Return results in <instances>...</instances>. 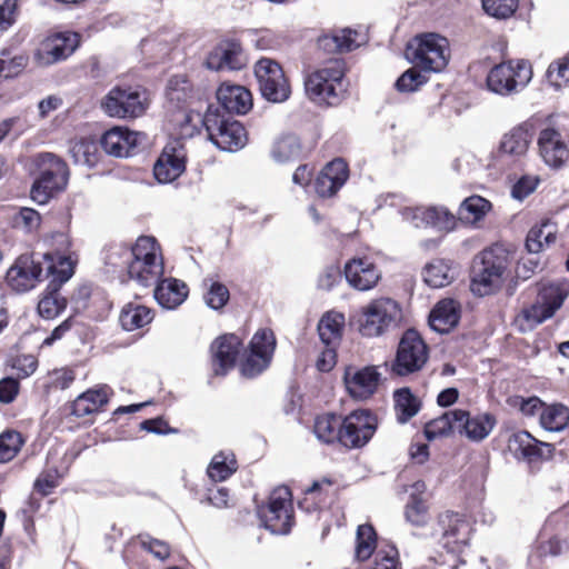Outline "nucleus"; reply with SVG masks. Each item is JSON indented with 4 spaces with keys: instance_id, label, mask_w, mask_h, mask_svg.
<instances>
[{
    "instance_id": "nucleus-14",
    "label": "nucleus",
    "mask_w": 569,
    "mask_h": 569,
    "mask_svg": "<svg viewBox=\"0 0 569 569\" xmlns=\"http://www.w3.org/2000/svg\"><path fill=\"white\" fill-rule=\"evenodd\" d=\"M81 34L76 31L56 32L46 37L34 53L40 66H50L69 58L80 46Z\"/></svg>"
},
{
    "instance_id": "nucleus-61",
    "label": "nucleus",
    "mask_w": 569,
    "mask_h": 569,
    "mask_svg": "<svg viewBox=\"0 0 569 569\" xmlns=\"http://www.w3.org/2000/svg\"><path fill=\"white\" fill-rule=\"evenodd\" d=\"M428 81V78L418 69L412 67L406 70L396 81V89L400 92H412L418 90Z\"/></svg>"
},
{
    "instance_id": "nucleus-49",
    "label": "nucleus",
    "mask_w": 569,
    "mask_h": 569,
    "mask_svg": "<svg viewBox=\"0 0 569 569\" xmlns=\"http://www.w3.org/2000/svg\"><path fill=\"white\" fill-rule=\"evenodd\" d=\"M180 101L188 106V111L190 109L193 110H202V108L207 104V94L206 90L198 83H196L189 77H180Z\"/></svg>"
},
{
    "instance_id": "nucleus-5",
    "label": "nucleus",
    "mask_w": 569,
    "mask_h": 569,
    "mask_svg": "<svg viewBox=\"0 0 569 569\" xmlns=\"http://www.w3.org/2000/svg\"><path fill=\"white\" fill-rule=\"evenodd\" d=\"M261 526L273 535H289L296 525L292 492L287 486L274 488L266 501L257 506Z\"/></svg>"
},
{
    "instance_id": "nucleus-56",
    "label": "nucleus",
    "mask_w": 569,
    "mask_h": 569,
    "mask_svg": "<svg viewBox=\"0 0 569 569\" xmlns=\"http://www.w3.org/2000/svg\"><path fill=\"white\" fill-rule=\"evenodd\" d=\"M64 473L60 472L58 467L48 465L47 468L37 477L33 489L41 497H47L59 486Z\"/></svg>"
},
{
    "instance_id": "nucleus-6",
    "label": "nucleus",
    "mask_w": 569,
    "mask_h": 569,
    "mask_svg": "<svg viewBox=\"0 0 569 569\" xmlns=\"http://www.w3.org/2000/svg\"><path fill=\"white\" fill-rule=\"evenodd\" d=\"M532 67L525 59H509L495 64L487 73V89L501 97L517 94L532 78Z\"/></svg>"
},
{
    "instance_id": "nucleus-22",
    "label": "nucleus",
    "mask_w": 569,
    "mask_h": 569,
    "mask_svg": "<svg viewBox=\"0 0 569 569\" xmlns=\"http://www.w3.org/2000/svg\"><path fill=\"white\" fill-rule=\"evenodd\" d=\"M343 274L350 287L359 291L375 288L381 279L377 264L367 256L348 260L343 268Z\"/></svg>"
},
{
    "instance_id": "nucleus-53",
    "label": "nucleus",
    "mask_w": 569,
    "mask_h": 569,
    "mask_svg": "<svg viewBox=\"0 0 569 569\" xmlns=\"http://www.w3.org/2000/svg\"><path fill=\"white\" fill-rule=\"evenodd\" d=\"M423 280L432 288H442L452 280L450 267L442 259H436L423 269Z\"/></svg>"
},
{
    "instance_id": "nucleus-20",
    "label": "nucleus",
    "mask_w": 569,
    "mask_h": 569,
    "mask_svg": "<svg viewBox=\"0 0 569 569\" xmlns=\"http://www.w3.org/2000/svg\"><path fill=\"white\" fill-rule=\"evenodd\" d=\"M246 64L242 43L237 38L222 39L206 58L207 68L213 71L241 70Z\"/></svg>"
},
{
    "instance_id": "nucleus-60",
    "label": "nucleus",
    "mask_w": 569,
    "mask_h": 569,
    "mask_svg": "<svg viewBox=\"0 0 569 569\" xmlns=\"http://www.w3.org/2000/svg\"><path fill=\"white\" fill-rule=\"evenodd\" d=\"M485 12L499 20L508 19L518 9L519 0H481Z\"/></svg>"
},
{
    "instance_id": "nucleus-7",
    "label": "nucleus",
    "mask_w": 569,
    "mask_h": 569,
    "mask_svg": "<svg viewBox=\"0 0 569 569\" xmlns=\"http://www.w3.org/2000/svg\"><path fill=\"white\" fill-rule=\"evenodd\" d=\"M39 166L40 172L31 187L30 196L38 204H46L66 189L69 168L62 158L50 152L39 156Z\"/></svg>"
},
{
    "instance_id": "nucleus-57",
    "label": "nucleus",
    "mask_w": 569,
    "mask_h": 569,
    "mask_svg": "<svg viewBox=\"0 0 569 569\" xmlns=\"http://www.w3.org/2000/svg\"><path fill=\"white\" fill-rule=\"evenodd\" d=\"M23 439L19 431L7 430L0 435V462H9L17 457L21 447L23 446Z\"/></svg>"
},
{
    "instance_id": "nucleus-50",
    "label": "nucleus",
    "mask_w": 569,
    "mask_h": 569,
    "mask_svg": "<svg viewBox=\"0 0 569 569\" xmlns=\"http://www.w3.org/2000/svg\"><path fill=\"white\" fill-rule=\"evenodd\" d=\"M0 56V77L6 79L18 77L29 63V56L27 53L12 54L10 48L1 49Z\"/></svg>"
},
{
    "instance_id": "nucleus-48",
    "label": "nucleus",
    "mask_w": 569,
    "mask_h": 569,
    "mask_svg": "<svg viewBox=\"0 0 569 569\" xmlns=\"http://www.w3.org/2000/svg\"><path fill=\"white\" fill-rule=\"evenodd\" d=\"M377 548V532L372 525H360L357 529L356 537V559L358 561H366L376 553Z\"/></svg>"
},
{
    "instance_id": "nucleus-28",
    "label": "nucleus",
    "mask_w": 569,
    "mask_h": 569,
    "mask_svg": "<svg viewBox=\"0 0 569 569\" xmlns=\"http://www.w3.org/2000/svg\"><path fill=\"white\" fill-rule=\"evenodd\" d=\"M403 216L406 219H411L416 227L431 226L450 231L457 226L456 216L443 207L408 208Z\"/></svg>"
},
{
    "instance_id": "nucleus-27",
    "label": "nucleus",
    "mask_w": 569,
    "mask_h": 569,
    "mask_svg": "<svg viewBox=\"0 0 569 569\" xmlns=\"http://www.w3.org/2000/svg\"><path fill=\"white\" fill-rule=\"evenodd\" d=\"M539 153L551 168H560L566 162L569 150L562 134L555 128H545L538 138Z\"/></svg>"
},
{
    "instance_id": "nucleus-24",
    "label": "nucleus",
    "mask_w": 569,
    "mask_h": 569,
    "mask_svg": "<svg viewBox=\"0 0 569 569\" xmlns=\"http://www.w3.org/2000/svg\"><path fill=\"white\" fill-rule=\"evenodd\" d=\"M217 100L220 109L227 114H246L252 106V94L249 89L240 84L223 82L217 90Z\"/></svg>"
},
{
    "instance_id": "nucleus-54",
    "label": "nucleus",
    "mask_w": 569,
    "mask_h": 569,
    "mask_svg": "<svg viewBox=\"0 0 569 569\" xmlns=\"http://www.w3.org/2000/svg\"><path fill=\"white\" fill-rule=\"evenodd\" d=\"M551 318L545 307L538 300L537 302L525 307L516 317V322L521 331L532 330L545 320Z\"/></svg>"
},
{
    "instance_id": "nucleus-3",
    "label": "nucleus",
    "mask_w": 569,
    "mask_h": 569,
    "mask_svg": "<svg viewBox=\"0 0 569 569\" xmlns=\"http://www.w3.org/2000/svg\"><path fill=\"white\" fill-rule=\"evenodd\" d=\"M307 97L318 107L340 106L349 96L347 63L343 58L327 60L305 79Z\"/></svg>"
},
{
    "instance_id": "nucleus-47",
    "label": "nucleus",
    "mask_w": 569,
    "mask_h": 569,
    "mask_svg": "<svg viewBox=\"0 0 569 569\" xmlns=\"http://www.w3.org/2000/svg\"><path fill=\"white\" fill-rule=\"evenodd\" d=\"M419 399L409 388H401L395 392V409L398 421L405 423L416 416L420 409Z\"/></svg>"
},
{
    "instance_id": "nucleus-29",
    "label": "nucleus",
    "mask_w": 569,
    "mask_h": 569,
    "mask_svg": "<svg viewBox=\"0 0 569 569\" xmlns=\"http://www.w3.org/2000/svg\"><path fill=\"white\" fill-rule=\"evenodd\" d=\"M380 373L375 367H365L352 375H345V383L349 395L355 399L366 400L378 389Z\"/></svg>"
},
{
    "instance_id": "nucleus-25",
    "label": "nucleus",
    "mask_w": 569,
    "mask_h": 569,
    "mask_svg": "<svg viewBox=\"0 0 569 569\" xmlns=\"http://www.w3.org/2000/svg\"><path fill=\"white\" fill-rule=\"evenodd\" d=\"M497 425V418L490 412H480L471 416L470 411L458 409V433L470 441L485 440Z\"/></svg>"
},
{
    "instance_id": "nucleus-59",
    "label": "nucleus",
    "mask_w": 569,
    "mask_h": 569,
    "mask_svg": "<svg viewBox=\"0 0 569 569\" xmlns=\"http://www.w3.org/2000/svg\"><path fill=\"white\" fill-rule=\"evenodd\" d=\"M7 365L16 371L17 379H26L33 375L38 369L39 361L33 355L19 353L11 356Z\"/></svg>"
},
{
    "instance_id": "nucleus-42",
    "label": "nucleus",
    "mask_w": 569,
    "mask_h": 569,
    "mask_svg": "<svg viewBox=\"0 0 569 569\" xmlns=\"http://www.w3.org/2000/svg\"><path fill=\"white\" fill-rule=\"evenodd\" d=\"M539 421L548 431H561L569 423V408L562 403H546L539 415Z\"/></svg>"
},
{
    "instance_id": "nucleus-38",
    "label": "nucleus",
    "mask_w": 569,
    "mask_h": 569,
    "mask_svg": "<svg viewBox=\"0 0 569 569\" xmlns=\"http://www.w3.org/2000/svg\"><path fill=\"white\" fill-rule=\"evenodd\" d=\"M530 140V128L527 123H522L503 136L500 151L510 156H522L527 152Z\"/></svg>"
},
{
    "instance_id": "nucleus-23",
    "label": "nucleus",
    "mask_w": 569,
    "mask_h": 569,
    "mask_svg": "<svg viewBox=\"0 0 569 569\" xmlns=\"http://www.w3.org/2000/svg\"><path fill=\"white\" fill-rule=\"evenodd\" d=\"M63 243L66 244L63 251L54 250L43 256L47 276L50 277L49 283L58 286H62L73 276L78 263V254L70 249L71 241L64 237Z\"/></svg>"
},
{
    "instance_id": "nucleus-62",
    "label": "nucleus",
    "mask_w": 569,
    "mask_h": 569,
    "mask_svg": "<svg viewBox=\"0 0 569 569\" xmlns=\"http://www.w3.org/2000/svg\"><path fill=\"white\" fill-rule=\"evenodd\" d=\"M73 154L78 162L94 167L100 160L99 146L94 141L81 140L73 147Z\"/></svg>"
},
{
    "instance_id": "nucleus-64",
    "label": "nucleus",
    "mask_w": 569,
    "mask_h": 569,
    "mask_svg": "<svg viewBox=\"0 0 569 569\" xmlns=\"http://www.w3.org/2000/svg\"><path fill=\"white\" fill-rule=\"evenodd\" d=\"M399 553L396 547L381 548L373 555V562L370 569H399Z\"/></svg>"
},
{
    "instance_id": "nucleus-16",
    "label": "nucleus",
    "mask_w": 569,
    "mask_h": 569,
    "mask_svg": "<svg viewBox=\"0 0 569 569\" xmlns=\"http://www.w3.org/2000/svg\"><path fill=\"white\" fill-rule=\"evenodd\" d=\"M111 393V389L106 385L86 390L68 405V416L74 421L93 423L94 417L108 405Z\"/></svg>"
},
{
    "instance_id": "nucleus-36",
    "label": "nucleus",
    "mask_w": 569,
    "mask_h": 569,
    "mask_svg": "<svg viewBox=\"0 0 569 569\" xmlns=\"http://www.w3.org/2000/svg\"><path fill=\"white\" fill-rule=\"evenodd\" d=\"M153 317L154 312L151 308L136 302H128L120 311L119 322L123 330L134 331L150 325Z\"/></svg>"
},
{
    "instance_id": "nucleus-18",
    "label": "nucleus",
    "mask_w": 569,
    "mask_h": 569,
    "mask_svg": "<svg viewBox=\"0 0 569 569\" xmlns=\"http://www.w3.org/2000/svg\"><path fill=\"white\" fill-rule=\"evenodd\" d=\"M146 141V133L116 126L102 134L100 144L107 154L126 158L138 153L140 146Z\"/></svg>"
},
{
    "instance_id": "nucleus-10",
    "label": "nucleus",
    "mask_w": 569,
    "mask_h": 569,
    "mask_svg": "<svg viewBox=\"0 0 569 569\" xmlns=\"http://www.w3.org/2000/svg\"><path fill=\"white\" fill-rule=\"evenodd\" d=\"M429 358V348L416 329H407L398 345L391 370L405 377L420 371Z\"/></svg>"
},
{
    "instance_id": "nucleus-46",
    "label": "nucleus",
    "mask_w": 569,
    "mask_h": 569,
    "mask_svg": "<svg viewBox=\"0 0 569 569\" xmlns=\"http://www.w3.org/2000/svg\"><path fill=\"white\" fill-rule=\"evenodd\" d=\"M244 348L272 360L277 349V337L271 328H259Z\"/></svg>"
},
{
    "instance_id": "nucleus-31",
    "label": "nucleus",
    "mask_w": 569,
    "mask_h": 569,
    "mask_svg": "<svg viewBox=\"0 0 569 569\" xmlns=\"http://www.w3.org/2000/svg\"><path fill=\"white\" fill-rule=\"evenodd\" d=\"M460 317L459 302L453 299H442L431 310L429 325L437 332L448 333L459 323Z\"/></svg>"
},
{
    "instance_id": "nucleus-40",
    "label": "nucleus",
    "mask_w": 569,
    "mask_h": 569,
    "mask_svg": "<svg viewBox=\"0 0 569 569\" xmlns=\"http://www.w3.org/2000/svg\"><path fill=\"white\" fill-rule=\"evenodd\" d=\"M238 467L236 455L232 451H220L212 457L207 468V475L212 481L220 482L229 479L238 470Z\"/></svg>"
},
{
    "instance_id": "nucleus-37",
    "label": "nucleus",
    "mask_w": 569,
    "mask_h": 569,
    "mask_svg": "<svg viewBox=\"0 0 569 569\" xmlns=\"http://www.w3.org/2000/svg\"><path fill=\"white\" fill-rule=\"evenodd\" d=\"M345 329V316L330 311L318 323V333L325 346H340Z\"/></svg>"
},
{
    "instance_id": "nucleus-51",
    "label": "nucleus",
    "mask_w": 569,
    "mask_h": 569,
    "mask_svg": "<svg viewBox=\"0 0 569 569\" xmlns=\"http://www.w3.org/2000/svg\"><path fill=\"white\" fill-rule=\"evenodd\" d=\"M491 203L480 197L471 196L462 201L458 210V219L466 222H476L485 217Z\"/></svg>"
},
{
    "instance_id": "nucleus-26",
    "label": "nucleus",
    "mask_w": 569,
    "mask_h": 569,
    "mask_svg": "<svg viewBox=\"0 0 569 569\" xmlns=\"http://www.w3.org/2000/svg\"><path fill=\"white\" fill-rule=\"evenodd\" d=\"M466 526L463 513L446 510L437 516L435 535L439 536L438 542L447 552L455 553L459 549V532Z\"/></svg>"
},
{
    "instance_id": "nucleus-19",
    "label": "nucleus",
    "mask_w": 569,
    "mask_h": 569,
    "mask_svg": "<svg viewBox=\"0 0 569 569\" xmlns=\"http://www.w3.org/2000/svg\"><path fill=\"white\" fill-rule=\"evenodd\" d=\"M507 448L516 459L530 465L550 459L555 450L551 443L537 440L526 430L513 432L508 438Z\"/></svg>"
},
{
    "instance_id": "nucleus-1",
    "label": "nucleus",
    "mask_w": 569,
    "mask_h": 569,
    "mask_svg": "<svg viewBox=\"0 0 569 569\" xmlns=\"http://www.w3.org/2000/svg\"><path fill=\"white\" fill-rule=\"evenodd\" d=\"M189 126L197 131L203 128L209 140L223 151H238L248 142L244 126L214 104H208L204 113L193 109L187 111L180 128L187 130Z\"/></svg>"
},
{
    "instance_id": "nucleus-8",
    "label": "nucleus",
    "mask_w": 569,
    "mask_h": 569,
    "mask_svg": "<svg viewBox=\"0 0 569 569\" xmlns=\"http://www.w3.org/2000/svg\"><path fill=\"white\" fill-rule=\"evenodd\" d=\"M149 92L142 86H116L102 99L101 108L113 118L136 119L149 108Z\"/></svg>"
},
{
    "instance_id": "nucleus-12",
    "label": "nucleus",
    "mask_w": 569,
    "mask_h": 569,
    "mask_svg": "<svg viewBox=\"0 0 569 569\" xmlns=\"http://www.w3.org/2000/svg\"><path fill=\"white\" fill-rule=\"evenodd\" d=\"M254 76L261 96L273 103L289 99L291 86L279 62L270 58H261L254 64Z\"/></svg>"
},
{
    "instance_id": "nucleus-39",
    "label": "nucleus",
    "mask_w": 569,
    "mask_h": 569,
    "mask_svg": "<svg viewBox=\"0 0 569 569\" xmlns=\"http://www.w3.org/2000/svg\"><path fill=\"white\" fill-rule=\"evenodd\" d=\"M153 174L160 183L172 182L178 178V154L174 146L164 147L153 166Z\"/></svg>"
},
{
    "instance_id": "nucleus-4",
    "label": "nucleus",
    "mask_w": 569,
    "mask_h": 569,
    "mask_svg": "<svg viewBox=\"0 0 569 569\" xmlns=\"http://www.w3.org/2000/svg\"><path fill=\"white\" fill-rule=\"evenodd\" d=\"M513 261V251L503 244L495 243L480 253V267L473 269L471 290L483 297L500 289L505 276Z\"/></svg>"
},
{
    "instance_id": "nucleus-44",
    "label": "nucleus",
    "mask_w": 569,
    "mask_h": 569,
    "mask_svg": "<svg viewBox=\"0 0 569 569\" xmlns=\"http://www.w3.org/2000/svg\"><path fill=\"white\" fill-rule=\"evenodd\" d=\"M406 520L417 527L423 528L429 521V505L421 493H411L405 507Z\"/></svg>"
},
{
    "instance_id": "nucleus-63",
    "label": "nucleus",
    "mask_w": 569,
    "mask_h": 569,
    "mask_svg": "<svg viewBox=\"0 0 569 569\" xmlns=\"http://www.w3.org/2000/svg\"><path fill=\"white\" fill-rule=\"evenodd\" d=\"M339 179H333L327 171L321 169L315 180V191L320 198H331L342 188Z\"/></svg>"
},
{
    "instance_id": "nucleus-55",
    "label": "nucleus",
    "mask_w": 569,
    "mask_h": 569,
    "mask_svg": "<svg viewBox=\"0 0 569 569\" xmlns=\"http://www.w3.org/2000/svg\"><path fill=\"white\" fill-rule=\"evenodd\" d=\"M154 286L153 296L158 303L167 309H176L178 307V280L160 278Z\"/></svg>"
},
{
    "instance_id": "nucleus-11",
    "label": "nucleus",
    "mask_w": 569,
    "mask_h": 569,
    "mask_svg": "<svg viewBox=\"0 0 569 569\" xmlns=\"http://www.w3.org/2000/svg\"><path fill=\"white\" fill-rule=\"evenodd\" d=\"M400 312L401 309L393 299H375L361 309L358 319L359 332L363 337L381 336L397 322Z\"/></svg>"
},
{
    "instance_id": "nucleus-35",
    "label": "nucleus",
    "mask_w": 569,
    "mask_h": 569,
    "mask_svg": "<svg viewBox=\"0 0 569 569\" xmlns=\"http://www.w3.org/2000/svg\"><path fill=\"white\" fill-rule=\"evenodd\" d=\"M558 227L549 219L533 226L526 237V249L529 253H539L557 240Z\"/></svg>"
},
{
    "instance_id": "nucleus-58",
    "label": "nucleus",
    "mask_w": 569,
    "mask_h": 569,
    "mask_svg": "<svg viewBox=\"0 0 569 569\" xmlns=\"http://www.w3.org/2000/svg\"><path fill=\"white\" fill-rule=\"evenodd\" d=\"M547 81L556 89H560L569 84V59L566 56L553 60L546 72Z\"/></svg>"
},
{
    "instance_id": "nucleus-32",
    "label": "nucleus",
    "mask_w": 569,
    "mask_h": 569,
    "mask_svg": "<svg viewBox=\"0 0 569 569\" xmlns=\"http://www.w3.org/2000/svg\"><path fill=\"white\" fill-rule=\"evenodd\" d=\"M343 417L333 412L319 415L315 419L313 432L326 445L341 446Z\"/></svg>"
},
{
    "instance_id": "nucleus-45",
    "label": "nucleus",
    "mask_w": 569,
    "mask_h": 569,
    "mask_svg": "<svg viewBox=\"0 0 569 569\" xmlns=\"http://www.w3.org/2000/svg\"><path fill=\"white\" fill-rule=\"evenodd\" d=\"M244 348L272 360L277 349V337L271 328H259Z\"/></svg>"
},
{
    "instance_id": "nucleus-34",
    "label": "nucleus",
    "mask_w": 569,
    "mask_h": 569,
    "mask_svg": "<svg viewBox=\"0 0 569 569\" xmlns=\"http://www.w3.org/2000/svg\"><path fill=\"white\" fill-rule=\"evenodd\" d=\"M61 287L48 282L37 307L38 313L42 319H56L67 309L68 300L61 295Z\"/></svg>"
},
{
    "instance_id": "nucleus-13",
    "label": "nucleus",
    "mask_w": 569,
    "mask_h": 569,
    "mask_svg": "<svg viewBox=\"0 0 569 569\" xmlns=\"http://www.w3.org/2000/svg\"><path fill=\"white\" fill-rule=\"evenodd\" d=\"M378 417L370 409H356L343 416L341 447L352 450L361 449L375 436Z\"/></svg>"
},
{
    "instance_id": "nucleus-52",
    "label": "nucleus",
    "mask_w": 569,
    "mask_h": 569,
    "mask_svg": "<svg viewBox=\"0 0 569 569\" xmlns=\"http://www.w3.org/2000/svg\"><path fill=\"white\" fill-rule=\"evenodd\" d=\"M568 290L559 283H549L543 286L538 292V300L552 317L562 306L568 296Z\"/></svg>"
},
{
    "instance_id": "nucleus-33",
    "label": "nucleus",
    "mask_w": 569,
    "mask_h": 569,
    "mask_svg": "<svg viewBox=\"0 0 569 569\" xmlns=\"http://www.w3.org/2000/svg\"><path fill=\"white\" fill-rule=\"evenodd\" d=\"M335 483L336 481L328 477L315 480L303 490V498L299 501L300 508L308 512L321 509L330 498Z\"/></svg>"
},
{
    "instance_id": "nucleus-15",
    "label": "nucleus",
    "mask_w": 569,
    "mask_h": 569,
    "mask_svg": "<svg viewBox=\"0 0 569 569\" xmlns=\"http://www.w3.org/2000/svg\"><path fill=\"white\" fill-rule=\"evenodd\" d=\"M243 340L236 333L218 336L210 345V366L214 376L223 377L240 361Z\"/></svg>"
},
{
    "instance_id": "nucleus-21",
    "label": "nucleus",
    "mask_w": 569,
    "mask_h": 569,
    "mask_svg": "<svg viewBox=\"0 0 569 569\" xmlns=\"http://www.w3.org/2000/svg\"><path fill=\"white\" fill-rule=\"evenodd\" d=\"M141 553L152 555L159 560H166L170 556V547L164 541L149 535H138L126 545L123 558L129 565L138 569H148V563L138 559Z\"/></svg>"
},
{
    "instance_id": "nucleus-43",
    "label": "nucleus",
    "mask_w": 569,
    "mask_h": 569,
    "mask_svg": "<svg viewBox=\"0 0 569 569\" xmlns=\"http://www.w3.org/2000/svg\"><path fill=\"white\" fill-rule=\"evenodd\" d=\"M271 359L242 347L238 368L242 377L254 379L262 375L271 366Z\"/></svg>"
},
{
    "instance_id": "nucleus-2",
    "label": "nucleus",
    "mask_w": 569,
    "mask_h": 569,
    "mask_svg": "<svg viewBox=\"0 0 569 569\" xmlns=\"http://www.w3.org/2000/svg\"><path fill=\"white\" fill-rule=\"evenodd\" d=\"M123 257L128 277L142 287H152L163 276L162 251L154 237L140 236L131 248H120L108 254V263L117 267L114 257Z\"/></svg>"
},
{
    "instance_id": "nucleus-9",
    "label": "nucleus",
    "mask_w": 569,
    "mask_h": 569,
    "mask_svg": "<svg viewBox=\"0 0 569 569\" xmlns=\"http://www.w3.org/2000/svg\"><path fill=\"white\" fill-rule=\"evenodd\" d=\"M408 50H411V61L423 71L439 72L450 58L449 40L435 32L417 34Z\"/></svg>"
},
{
    "instance_id": "nucleus-30",
    "label": "nucleus",
    "mask_w": 569,
    "mask_h": 569,
    "mask_svg": "<svg viewBox=\"0 0 569 569\" xmlns=\"http://www.w3.org/2000/svg\"><path fill=\"white\" fill-rule=\"evenodd\" d=\"M358 36V31L350 28L332 30L317 39V47L323 54L350 52L360 46Z\"/></svg>"
},
{
    "instance_id": "nucleus-41",
    "label": "nucleus",
    "mask_w": 569,
    "mask_h": 569,
    "mask_svg": "<svg viewBox=\"0 0 569 569\" xmlns=\"http://www.w3.org/2000/svg\"><path fill=\"white\" fill-rule=\"evenodd\" d=\"M458 431V409L448 410L426 423L423 432L428 440L449 436Z\"/></svg>"
},
{
    "instance_id": "nucleus-17",
    "label": "nucleus",
    "mask_w": 569,
    "mask_h": 569,
    "mask_svg": "<svg viewBox=\"0 0 569 569\" xmlns=\"http://www.w3.org/2000/svg\"><path fill=\"white\" fill-rule=\"evenodd\" d=\"M42 271L41 263L34 260L32 253H22L7 270L6 283L16 292H27L42 280Z\"/></svg>"
}]
</instances>
